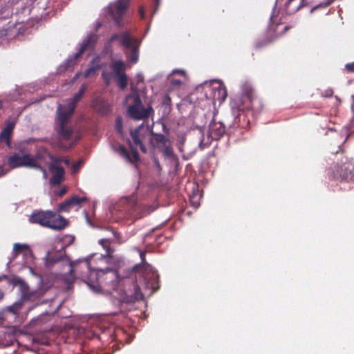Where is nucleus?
I'll return each instance as SVG.
<instances>
[{
	"label": "nucleus",
	"mask_w": 354,
	"mask_h": 354,
	"mask_svg": "<svg viewBox=\"0 0 354 354\" xmlns=\"http://www.w3.org/2000/svg\"><path fill=\"white\" fill-rule=\"evenodd\" d=\"M86 89V86L82 84L79 91L67 104H59L57 107L55 119L57 131L64 140H68L72 136L73 129L68 125V123L74 113L76 104L81 100Z\"/></svg>",
	"instance_id": "f257e3e1"
},
{
	"label": "nucleus",
	"mask_w": 354,
	"mask_h": 354,
	"mask_svg": "<svg viewBox=\"0 0 354 354\" xmlns=\"http://www.w3.org/2000/svg\"><path fill=\"white\" fill-rule=\"evenodd\" d=\"M116 40H118L120 45L122 46L127 62L131 64L137 63L139 59V39L132 37L129 30H125L111 35L108 43L111 44Z\"/></svg>",
	"instance_id": "f03ea898"
},
{
	"label": "nucleus",
	"mask_w": 354,
	"mask_h": 354,
	"mask_svg": "<svg viewBox=\"0 0 354 354\" xmlns=\"http://www.w3.org/2000/svg\"><path fill=\"white\" fill-rule=\"evenodd\" d=\"M127 100H132V103L127 107V115L134 120H144L148 119L154 114V111L151 105L148 104L144 107L141 98L138 94H130L127 97Z\"/></svg>",
	"instance_id": "7ed1b4c3"
},
{
	"label": "nucleus",
	"mask_w": 354,
	"mask_h": 354,
	"mask_svg": "<svg viewBox=\"0 0 354 354\" xmlns=\"http://www.w3.org/2000/svg\"><path fill=\"white\" fill-rule=\"evenodd\" d=\"M121 211L124 212L127 216L141 218L149 214V209L141 204L137 203L134 196L127 197L121 199Z\"/></svg>",
	"instance_id": "20e7f679"
},
{
	"label": "nucleus",
	"mask_w": 354,
	"mask_h": 354,
	"mask_svg": "<svg viewBox=\"0 0 354 354\" xmlns=\"http://www.w3.org/2000/svg\"><path fill=\"white\" fill-rule=\"evenodd\" d=\"M140 257L142 260V265H136L134 268L138 269L140 268H145V273L143 275L144 279L146 283L147 287L152 289L153 292L157 291L159 289V274L156 270H154L153 268L146 263L145 261V252L139 250Z\"/></svg>",
	"instance_id": "39448f33"
},
{
	"label": "nucleus",
	"mask_w": 354,
	"mask_h": 354,
	"mask_svg": "<svg viewBox=\"0 0 354 354\" xmlns=\"http://www.w3.org/2000/svg\"><path fill=\"white\" fill-rule=\"evenodd\" d=\"M332 176L341 181L354 182V160H348L340 165L335 166Z\"/></svg>",
	"instance_id": "423d86ee"
},
{
	"label": "nucleus",
	"mask_w": 354,
	"mask_h": 354,
	"mask_svg": "<svg viewBox=\"0 0 354 354\" xmlns=\"http://www.w3.org/2000/svg\"><path fill=\"white\" fill-rule=\"evenodd\" d=\"M243 102L246 104L247 109H252L254 111H260L263 108L261 99L258 97L254 90L250 85L245 84L242 88Z\"/></svg>",
	"instance_id": "0eeeda50"
},
{
	"label": "nucleus",
	"mask_w": 354,
	"mask_h": 354,
	"mask_svg": "<svg viewBox=\"0 0 354 354\" xmlns=\"http://www.w3.org/2000/svg\"><path fill=\"white\" fill-rule=\"evenodd\" d=\"M8 165L12 169L18 167L31 168V167H36L32 159V156L27 153H23L21 155L19 153H14L8 158Z\"/></svg>",
	"instance_id": "6e6552de"
},
{
	"label": "nucleus",
	"mask_w": 354,
	"mask_h": 354,
	"mask_svg": "<svg viewBox=\"0 0 354 354\" xmlns=\"http://www.w3.org/2000/svg\"><path fill=\"white\" fill-rule=\"evenodd\" d=\"M129 145L131 149V154L126 149V147L121 145H114L112 146L113 150L118 153L121 157H122L127 162L131 164H136L140 161V155L136 148H134L131 142L129 141Z\"/></svg>",
	"instance_id": "1a4fd4ad"
},
{
	"label": "nucleus",
	"mask_w": 354,
	"mask_h": 354,
	"mask_svg": "<svg viewBox=\"0 0 354 354\" xmlns=\"http://www.w3.org/2000/svg\"><path fill=\"white\" fill-rule=\"evenodd\" d=\"M130 0H118L111 6V12L115 24L123 26L122 16L129 7Z\"/></svg>",
	"instance_id": "9d476101"
},
{
	"label": "nucleus",
	"mask_w": 354,
	"mask_h": 354,
	"mask_svg": "<svg viewBox=\"0 0 354 354\" xmlns=\"http://www.w3.org/2000/svg\"><path fill=\"white\" fill-rule=\"evenodd\" d=\"M147 135V131L144 129V125L140 124L133 130L130 131V136L135 145L138 146L143 153H147V147L144 145L143 141Z\"/></svg>",
	"instance_id": "9b49d317"
},
{
	"label": "nucleus",
	"mask_w": 354,
	"mask_h": 354,
	"mask_svg": "<svg viewBox=\"0 0 354 354\" xmlns=\"http://www.w3.org/2000/svg\"><path fill=\"white\" fill-rule=\"evenodd\" d=\"M48 169L53 174L50 179V183L53 186L59 185L64 180V169L55 164H49Z\"/></svg>",
	"instance_id": "f8f14e48"
},
{
	"label": "nucleus",
	"mask_w": 354,
	"mask_h": 354,
	"mask_svg": "<svg viewBox=\"0 0 354 354\" xmlns=\"http://www.w3.org/2000/svg\"><path fill=\"white\" fill-rule=\"evenodd\" d=\"M50 217L51 211L34 212L29 217V222L48 227Z\"/></svg>",
	"instance_id": "ddd939ff"
},
{
	"label": "nucleus",
	"mask_w": 354,
	"mask_h": 354,
	"mask_svg": "<svg viewBox=\"0 0 354 354\" xmlns=\"http://www.w3.org/2000/svg\"><path fill=\"white\" fill-rule=\"evenodd\" d=\"M69 223L66 218L59 214L51 212V217L49 219L48 228L54 230H62L65 229Z\"/></svg>",
	"instance_id": "4468645a"
},
{
	"label": "nucleus",
	"mask_w": 354,
	"mask_h": 354,
	"mask_svg": "<svg viewBox=\"0 0 354 354\" xmlns=\"http://www.w3.org/2000/svg\"><path fill=\"white\" fill-rule=\"evenodd\" d=\"M225 133V127L221 122L213 120L209 126V136L212 140H218Z\"/></svg>",
	"instance_id": "2eb2a0df"
},
{
	"label": "nucleus",
	"mask_w": 354,
	"mask_h": 354,
	"mask_svg": "<svg viewBox=\"0 0 354 354\" xmlns=\"http://www.w3.org/2000/svg\"><path fill=\"white\" fill-rule=\"evenodd\" d=\"M97 36L95 35H90L82 42L80 48L77 53L75 54L74 62L82 56L84 51L90 47H93L97 43Z\"/></svg>",
	"instance_id": "dca6fc26"
},
{
	"label": "nucleus",
	"mask_w": 354,
	"mask_h": 354,
	"mask_svg": "<svg viewBox=\"0 0 354 354\" xmlns=\"http://www.w3.org/2000/svg\"><path fill=\"white\" fill-rule=\"evenodd\" d=\"M14 124L9 123L2 129L0 133V142H5L8 147L11 145V136L14 129Z\"/></svg>",
	"instance_id": "f3484780"
},
{
	"label": "nucleus",
	"mask_w": 354,
	"mask_h": 354,
	"mask_svg": "<svg viewBox=\"0 0 354 354\" xmlns=\"http://www.w3.org/2000/svg\"><path fill=\"white\" fill-rule=\"evenodd\" d=\"M280 26H281V24H277L276 25L275 29L274 30V32H275V36L274 37H271V38L263 39H260V40L257 41L255 44H254L255 49L259 50V49L263 48L266 45L272 43L275 39L276 37H277L278 36L281 35L282 32H278V29L279 28Z\"/></svg>",
	"instance_id": "a211bd4d"
},
{
	"label": "nucleus",
	"mask_w": 354,
	"mask_h": 354,
	"mask_svg": "<svg viewBox=\"0 0 354 354\" xmlns=\"http://www.w3.org/2000/svg\"><path fill=\"white\" fill-rule=\"evenodd\" d=\"M304 0H288L286 3V10L288 14H293L303 7Z\"/></svg>",
	"instance_id": "6ab92c4d"
},
{
	"label": "nucleus",
	"mask_w": 354,
	"mask_h": 354,
	"mask_svg": "<svg viewBox=\"0 0 354 354\" xmlns=\"http://www.w3.org/2000/svg\"><path fill=\"white\" fill-rule=\"evenodd\" d=\"M95 106L102 115H106L111 111V106L107 101L100 100L95 102Z\"/></svg>",
	"instance_id": "aec40b11"
},
{
	"label": "nucleus",
	"mask_w": 354,
	"mask_h": 354,
	"mask_svg": "<svg viewBox=\"0 0 354 354\" xmlns=\"http://www.w3.org/2000/svg\"><path fill=\"white\" fill-rule=\"evenodd\" d=\"M151 134L155 137L154 140H151V144L155 141L156 142L157 147L159 149H161L163 147L171 142L170 140L163 134L156 133L153 131L151 132Z\"/></svg>",
	"instance_id": "412c9836"
},
{
	"label": "nucleus",
	"mask_w": 354,
	"mask_h": 354,
	"mask_svg": "<svg viewBox=\"0 0 354 354\" xmlns=\"http://www.w3.org/2000/svg\"><path fill=\"white\" fill-rule=\"evenodd\" d=\"M45 158L44 154L41 152L37 153L35 156H32V159L33 160L34 164L36 167H31V168L39 170L43 173L44 178H46V169L39 165V162L43 161Z\"/></svg>",
	"instance_id": "4be33fe9"
},
{
	"label": "nucleus",
	"mask_w": 354,
	"mask_h": 354,
	"mask_svg": "<svg viewBox=\"0 0 354 354\" xmlns=\"http://www.w3.org/2000/svg\"><path fill=\"white\" fill-rule=\"evenodd\" d=\"M111 68L115 74V77L124 74L126 66L122 60H115L111 62Z\"/></svg>",
	"instance_id": "5701e85b"
},
{
	"label": "nucleus",
	"mask_w": 354,
	"mask_h": 354,
	"mask_svg": "<svg viewBox=\"0 0 354 354\" xmlns=\"http://www.w3.org/2000/svg\"><path fill=\"white\" fill-rule=\"evenodd\" d=\"M99 244L106 252L104 256L106 257H111L114 252V249L111 246V240L109 239H102L99 241Z\"/></svg>",
	"instance_id": "b1692460"
},
{
	"label": "nucleus",
	"mask_w": 354,
	"mask_h": 354,
	"mask_svg": "<svg viewBox=\"0 0 354 354\" xmlns=\"http://www.w3.org/2000/svg\"><path fill=\"white\" fill-rule=\"evenodd\" d=\"M133 292L131 294L130 298L127 300V302H133L135 301H140L144 298V295L142 293L140 288L138 286L134 283L133 284Z\"/></svg>",
	"instance_id": "393cba45"
},
{
	"label": "nucleus",
	"mask_w": 354,
	"mask_h": 354,
	"mask_svg": "<svg viewBox=\"0 0 354 354\" xmlns=\"http://www.w3.org/2000/svg\"><path fill=\"white\" fill-rule=\"evenodd\" d=\"M30 249L28 244L26 243H15L14 244V252L15 255L17 256L19 254L30 252Z\"/></svg>",
	"instance_id": "a878e982"
},
{
	"label": "nucleus",
	"mask_w": 354,
	"mask_h": 354,
	"mask_svg": "<svg viewBox=\"0 0 354 354\" xmlns=\"http://www.w3.org/2000/svg\"><path fill=\"white\" fill-rule=\"evenodd\" d=\"M63 259L64 257L59 254H48L46 259V265L48 267H52Z\"/></svg>",
	"instance_id": "bb28decb"
},
{
	"label": "nucleus",
	"mask_w": 354,
	"mask_h": 354,
	"mask_svg": "<svg viewBox=\"0 0 354 354\" xmlns=\"http://www.w3.org/2000/svg\"><path fill=\"white\" fill-rule=\"evenodd\" d=\"M118 279V274L115 270H111L106 274L105 277V279H110L111 287L113 289H115L117 286Z\"/></svg>",
	"instance_id": "cd10ccee"
},
{
	"label": "nucleus",
	"mask_w": 354,
	"mask_h": 354,
	"mask_svg": "<svg viewBox=\"0 0 354 354\" xmlns=\"http://www.w3.org/2000/svg\"><path fill=\"white\" fill-rule=\"evenodd\" d=\"M115 79H116L118 86L121 89H124L127 87V83H128V80H127V77L125 73L115 76Z\"/></svg>",
	"instance_id": "c85d7f7f"
},
{
	"label": "nucleus",
	"mask_w": 354,
	"mask_h": 354,
	"mask_svg": "<svg viewBox=\"0 0 354 354\" xmlns=\"http://www.w3.org/2000/svg\"><path fill=\"white\" fill-rule=\"evenodd\" d=\"M72 207L78 205L82 203L87 201L86 197H79L76 195L72 196L70 198H68Z\"/></svg>",
	"instance_id": "c756f323"
},
{
	"label": "nucleus",
	"mask_w": 354,
	"mask_h": 354,
	"mask_svg": "<svg viewBox=\"0 0 354 354\" xmlns=\"http://www.w3.org/2000/svg\"><path fill=\"white\" fill-rule=\"evenodd\" d=\"M48 156L50 159L51 160L52 162L50 164H55L57 165V164L59 162H64L66 165L69 166L71 164V161L68 158H56L50 154H48Z\"/></svg>",
	"instance_id": "7c9ffc66"
},
{
	"label": "nucleus",
	"mask_w": 354,
	"mask_h": 354,
	"mask_svg": "<svg viewBox=\"0 0 354 354\" xmlns=\"http://www.w3.org/2000/svg\"><path fill=\"white\" fill-rule=\"evenodd\" d=\"M100 68V66H92L86 70L84 76L87 78L90 76H95L97 74V71Z\"/></svg>",
	"instance_id": "2f4dec72"
},
{
	"label": "nucleus",
	"mask_w": 354,
	"mask_h": 354,
	"mask_svg": "<svg viewBox=\"0 0 354 354\" xmlns=\"http://www.w3.org/2000/svg\"><path fill=\"white\" fill-rule=\"evenodd\" d=\"M72 207L69 199L66 200L63 203H60L58 207V210L60 212H68Z\"/></svg>",
	"instance_id": "473e14b6"
},
{
	"label": "nucleus",
	"mask_w": 354,
	"mask_h": 354,
	"mask_svg": "<svg viewBox=\"0 0 354 354\" xmlns=\"http://www.w3.org/2000/svg\"><path fill=\"white\" fill-rule=\"evenodd\" d=\"M160 150L162 152L164 156L167 157H172L174 154L171 142L167 145L166 146L163 147Z\"/></svg>",
	"instance_id": "72a5a7b5"
},
{
	"label": "nucleus",
	"mask_w": 354,
	"mask_h": 354,
	"mask_svg": "<svg viewBox=\"0 0 354 354\" xmlns=\"http://www.w3.org/2000/svg\"><path fill=\"white\" fill-rule=\"evenodd\" d=\"M20 308L21 305L18 303H15L14 305L8 306L7 309L10 313L14 315H17L19 313Z\"/></svg>",
	"instance_id": "f704fd0d"
},
{
	"label": "nucleus",
	"mask_w": 354,
	"mask_h": 354,
	"mask_svg": "<svg viewBox=\"0 0 354 354\" xmlns=\"http://www.w3.org/2000/svg\"><path fill=\"white\" fill-rule=\"evenodd\" d=\"M333 90L330 88H328L324 91L322 92V95L324 97H331L333 95Z\"/></svg>",
	"instance_id": "c9c22d12"
},
{
	"label": "nucleus",
	"mask_w": 354,
	"mask_h": 354,
	"mask_svg": "<svg viewBox=\"0 0 354 354\" xmlns=\"http://www.w3.org/2000/svg\"><path fill=\"white\" fill-rule=\"evenodd\" d=\"M115 129L119 133H122V119L120 118H118L116 120Z\"/></svg>",
	"instance_id": "e433bc0d"
},
{
	"label": "nucleus",
	"mask_w": 354,
	"mask_h": 354,
	"mask_svg": "<svg viewBox=\"0 0 354 354\" xmlns=\"http://www.w3.org/2000/svg\"><path fill=\"white\" fill-rule=\"evenodd\" d=\"M345 69L349 73H354V62L346 64Z\"/></svg>",
	"instance_id": "4c0bfd02"
},
{
	"label": "nucleus",
	"mask_w": 354,
	"mask_h": 354,
	"mask_svg": "<svg viewBox=\"0 0 354 354\" xmlns=\"http://www.w3.org/2000/svg\"><path fill=\"white\" fill-rule=\"evenodd\" d=\"M82 161H78L73 165V173L77 172L80 168Z\"/></svg>",
	"instance_id": "58836bf2"
},
{
	"label": "nucleus",
	"mask_w": 354,
	"mask_h": 354,
	"mask_svg": "<svg viewBox=\"0 0 354 354\" xmlns=\"http://www.w3.org/2000/svg\"><path fill=\"white\" fill-rule=\"evenodd\" d=\"M171 84L173 86H179L182 84V81L176 79H171Z\"/></svg>",
	"instance_id": "ea45409f"
},
{
	"label": "nucleus",
	"mask_w": 354,
	"mask_h": 354,
	"mask_svg": "<svg viewBox=\"0 0 354 354\" xmlns=\"http://www.w3.org/2000/svg\"><path fill=\"white\" fill-rule=\"evenodd\" d=\"M153 3H154V10L153 11L152 15H154L157 12V10L160 6V0H153Z\"/></svg>",
	"instance_id": "a19ab883"
},
{
	"label": "nucleus",
	"mask_w": 354,
	"mask_h": 354,
	"mask_svg": "<svg viewBox=\"0 0 354 354\" xmlns=\"http://www.w3.org/2000/svg\"><path fill=\"white\" fill-rule=\"evenodd\" d=\"M139 14H140V18L142 19H144L145 18V8L143 6H141L140 8Z\"/></svg>",
	"instance_id": "79ce46f5"
},
{
	"label": "nucleus",
	"mask_w": 354,
	"mask_h": 354,
	"mask_svg": "<svg viewBox=\"0 0 354 354\" xmlns=\"http://www.w3.org/2000/svg\"><path fill=\"white\" fill-rule=\"evenodd\" d=\"M66 192H67V189L66 187L62 188L59 191L58 195L59 196H62V195L65 194L66 193Z\"/></svg>",
	"instance_id": "37998d69"
},
{
	"label": "nucleus",
	"mask_w": 354,
	"mask_h": 354,
	"mask_svg": "<svg viewBox=\"0 0 354 354\" xmlns=\"http://www.w3.org/2000/svg\"><path fill=\"white\" fill-rule=\"evenodd\" d=\"M173 73H177V74H179L180 75H185V72L184 71H182V70H175L173 71Z\"/></svg>",
	"instance_id": "c03bdc74"
},
{
	"label": "nucleus",
	"mask_w": 354,
	"mask_h": 354,
	"mask_svg": "<svg viewBox=\"0 0 354 354\" xmlns=\"http://www.w3.org/2000/svg\"><path fill=\"white\" fill-rule=\"evenodd\" d=\"M102 77H103L104 80L106 81V84H109V77L107 76V74L104 72L102 73Z\"/></svg>",
	"instance_id": "a18cd8bd"
},
{
	"label": "nucleus",
	"mask_w": 354,
	"mask_h": 354,
	"mask_svg": "<svg viewBox=\"0 0 354 354\" xmlns=\"http://www.w3.org/2000/svg\"><path fill=\"white\" fill-rule=\"evenodd\" d=\"M221 91L223 93L222 100H224L227 95L226 91L225 89H221Z\"/></svg>",
	"instance_id": "49530a36"
},
{
	"label": "nucleus",
	"mask_w": 354,
	"mask_h": 354,
	"mask_svg": "<svg viewBox=\"0 0 354 354\" xmlns=\"http://www.w3.org/2000/svg\"><path fill=\"white\" fill-rule=\"evenodd\" d=\"M8 279V276H6V274L0 276V281H3L4 279Z\"/></svg>",
	"instance_id": "de8ad7c7"
},
{
	"label": "nucleus",
	"mask_w": 354,
	"mask_h": 354,
	"mask_svg": "<svg viewBox=\"0 0 354 354\" xmlns=\"http://www.w3.org/2000/svg\"><path fill=\"white\" fill-rule=\"evenodd\" d=\"M290 28V26H285L283 28V32H286L287 30H288Z\"/></svg>",
	"instance_id": "09e8293b"
},
{
	"label": "nucleus",
	"mask_w": 354,
	"mask_h": 354,
	"mask_svg": "<svg viewBox=\"0 0 354 354\" xmlns=\"http://www.w3.org/2000/svg\"><path fill=\"white\" fill-rule=\"evenodd\" d=\"M155 162H156V165L157 166V167L160 169V162L158 160H155Z\"/></svg>",
	"instance_id": "8fccbe9b"
},
{
	"label": "nucleus",
	"mask_w": 354,
	"mask_h": 354,
	"mask_svg": "<svg viewBox=\"0 0 354 354\" xmlns=\"http://www.w3.org/2000/svg\"><path fill=\"white\" fill-rule=\"evenodd\" d=\"M3 297V293L0 292V299Z\"/></svg>",
	"instance_id": "3c124183"
},
{
	"label": "nucleus",
	"mask_w": 354,
	"mask_h": 354,
	"mask_svg": "<svg viewBox=\"0 0 354 354\" xmlns=\"http://www.w3.org/2000/svg\"><path fill=\"white\" fill-rule=\"evenodd\" d=\"M1 108H2V102L0 101V109H1Z\"/></svg>",
	"instance_id": "603ef678"
},
{
	"label": "nucleus",
	"mask_w": 354,
	"mask_h": 354,
	"mask_svg": "<svg viewBox=\"0 0 354 354\" xmlns=\"http://www.w3.org/2000/svg\"><path fill=\"white\" fill-rule=\"evenodd\" d=\"M350 136H351V134L347 135L346 140H347Z\"/></svg>",
	"instance_id": "864d4df0"
},
{
	"label": "nucleus",
	"mask_w": 354,
	"mask_h": 354,
	"mask_svg": "<svg viewBox=\"0 0 354 354\" xmlns=\"http://www.w3.org/2000/svg\"><path fill=\"white\" fill-rule=\"evenodd\" d=\"M113 234L115 236L116 232H115L114 230H113Z\"/></svg>",
	"instance_id": "5fc2aeb1"
},
{
	"label": "nucleus",
	"mask_w": 354,
	"mask_h": 354,
	"mask_svg": "<svg viewBox=\"0 0 354 354\" xmlns=\"http://www.w3.org/2000/svg\"><path fill=\"white\" fill-rule=\"evenodd\" d=\"M167 100H168L169 101H170V98H169V97H168V96H167Z\"/></svg>",
	"instance_id": "6e6d98bb"
},
{
	"label": "nucleus",
	"mask_w": 354,
	"mask_h": 354,
	"mask_svg": "<svg viewBox=\"0 0 354 354\" xmlns=\"http://www.w3.org/2000/svg\"><path fill=\"white\" fill-rule=\"evenodd\" d=\"M71 267H72L71 264ZM71 271H72V268H71V269H70V272H71Z\"/></svg>",
	"instance_id": "4d7b16f0"
},
{
	"label": "nucleus",
	"mask_w": 354,
	"mask_h": 354,
	"mask_svg": "<svg viewBox=\"0 0 354 354\" xmlns=\"http://www.w3.org/2000/svg\"><path fill=\"white\" fill-rule=\"evenodd\" d=\"M316 8H317V7H314V8L312 9V11H313V10L316 9Z\"/></svg>",
	"instance_id": "13d9d810"
},
{
	"label": "nucleus",
	"mask_w": 354,
	"mask_h": 354,
	"mask_svg": "<svg viewBox=\"0 0 354 354\" xmlns=\"http://www.w3.org/2000/svg\"><path fill=\"white\" fill-rule=\"evenodd\" d=\"M353 111H354V108H353Z\"/></svg>",
	"instance_id": "bf43d9fd"
}]
</instances>
